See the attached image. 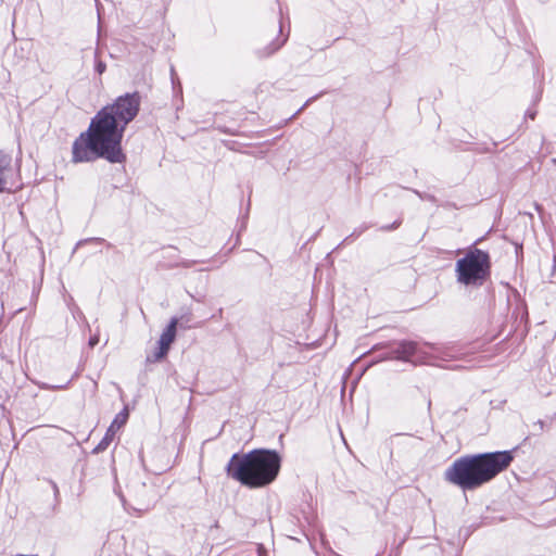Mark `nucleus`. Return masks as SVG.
Listing matches in <instances>:
<instances>
[{
  "label": "nucleus",
  "instance_id": "obj_7",
  "mask_svg": "<svg viewBox=\"0 0 556 556\" xmlns=\"http://www.w3.org/2000/svg\"><path fill=\"white\" fill-rule=\"evenodd\" d=\"M418 346L415 342H402L396 350V358L409 361L416 353H417Z\"/></svg>",
  "mask_w": 556,
  "mask_h": 556
},
{
  "label": "nucleus",
  "instance_id": "obj_14",
  "mask_svg": "<svg viewBox=\"0 0 556 556\" xmlns=\"http://www.w3.org/2000/svg\"><path fill=\"white\" fill-rule=\"evenodd\" d=\"M258 556H267L261 547H258Z\"/></svg>",
  "mask_w": 556,
  "mask_h": 556
},
{
  "label": "nucleus",
  "instance_id": "obj_11",
  "mask_svg": "<svg viewBox=\"0 0 556 556\" xmlns=\"http://www.w3.org/2000/svg\"><path fill=\"white\" fill-rule=\"evenodd\" d=\"M99 343V336L94 334L89 339V345L91 348L96 346Z\"/></svg>",
  "mask_w": 556,
  "mask_h": 556
},
{
  "label": "nucleus",
  "instance_id": "obj_2",
  "mask_svg": "<svg viewBox=\"0 0 556 556\" xmlns=\"http://www.w3.org/2000/svg\"><path fill=\"white\" fill-rule=\"evenodd\" d=\"M511 460L507 451L463 456L445 470L444 478L463 490H473L505 470Z\"/></svg>",
  "mask_w": 556,
  "mask_h": 556
},
{
  "label": "nucleus",
  "instance_id": "obj_10",
  "mask_svg": "<svg viewBox=\"0 0 556 556\" xmlns=\"http://www.w3.org/2000/svg\"><path fill=\"white\" fill-rule=\"evenodd\" d=\"M106 66L102 61L97 62L96 70L99 74H102L105 71Z\"/></svg>",
  "mask_w": 556,
  "mask_h": 556
},
{
  "label": "nucleus",
  "instance_id": "obj_9",
  "mask_svg": "<svg viewBox=\"0 0 556 556\" xmlns=\"http://www.w3.org/2000/svg\"><path fill=\"white\" fill-rule=\"evenodd\" d=\"M116 433L114 432H111L110 429L106 430V433L105 435L103 437V439L101 440V442L97 445V447L94 448V452H101V451H104L109 445L110 443L113 441L114 437H115Z\"/></svg>",
  "mask_w": 556,
  "mask_h": 556
},
{
  "label": "nucleus",
  "instance_id": "obj_5",
  "mask_svg": "<svg viewBox=\"0 0 556 556\" xmlns=\"http://www.w3.org/2000/svg\"><path fill=\"white\" fill-rule=\"evenodd\" d=\"M17 172L12 166V160L8 154L0 153V192L18 188L16 184Z\"/></svg>",
  "mask_w": 556,
  "mask_h": 556
},
{
  "label": "nucleus",
  "instance_id": "obj_13",
  "mask_svg": "<svg viewBox=\"0 0 556 556\" xmlns=\"http://www.w3.org/2000/svg\"><path fill=\"white\" fill-rule=\"evenodd\" d=\"M527 114H528V116H529L531 119H534V117H535V113H534V112H530V111H529Z\"/></svg>",
  "mask_w": 556,
  "mask_h": 556
},
{
  "label": "nucleus",
  "instance_id": "obj_12",
  "mask_svg": "<svg viewBox=\"0 0 556 556\" xmlns=\"http://www.w3.org/2000/svg\"><path fill=\"white\" fill-rule=\"evenodd\" d=\"M285 40L282 41H279L277 43H274V48L268 52L269 53H273L274 51L278 50L282 45H283Z\"/></svg>",
  "mask_w": 556,
  "mask_h": 556
},
{
  "label": "nucleus",
  "instance_id": "obj_4",
  "mask_svg": "<svg viewBox=\"0 0 556 556\" xmlns=\"http://www.w3.org/2000/svg\"><path fill=\"white\" fill-rule=\"evenodd\" d=\"M490 271V255L480 249L468 250L455 265L457 281L466 287H481L489 278Z\"/></svg>",
  "mask_w": 556,
  "mask_h": 556
},
{
  "label": "nucleus",
  "instance_id": "obj_6",
  "mask_svg": "<svg viewBox=\"0 0 556 556\" xmlns=\"http://www.w3.org/2000/svg\"><path fill=\"white\" fill-rule=\"evenodd\" d=\"M177 324H178V319L176 317H173L170 319L169 324L167 325V327L163 330V332L160 337V340H159V349L154 353L152 361H154V362L161 361L167 355V353L170 349V345L175 341V338H176Z\"/></svg>",
  "mask_w": 556,
  "mask_h": 556
},
{
  "label": "nucleus",
  "instance_id": "obj_3",
  "mask_svg": "<svg viewBox=\"0 0 556 556\" xmlns=\"http://www.w3.org/2000/svg\"><path fill=\"white\" fill-rule=\"evenodd\" d=\"M281 458L273 450H253L233 454L227 464V475L241 484L257 489L270 484L278 476Z\"/></svg>",
  "mask_w": 556,
  "mask_h": 556
},
{
  "label": "nucleus",
  "instance_id": "obj_8",
  "mask_svg": "<svg viewBox=\"0 0 556 556\" xmlns=\"http://www.w3.org/2000/svg\"><path fill=\"white\" fill-rule=\"evenodd\" d=\"M127 419L128 410L125 408L115 416L109 429L111 430V432L116 433L126 424Z\"/></svg>",
  "mask_w": 556,
  "mask_h": 556
},
{
  "label": "nucleus",
  "instance_id": "obj_1",
  "mask_svg": "<svg viewBox=\"0 0 556 556\" xmlns=\"http://www.w3.org/2000/svg\"><path fill=\"white\" fill-rule=\"evenodd\" d=\"M139 109L140 97L137 92L121 96L101 109L91 119L87 131L74 141L73 162H90L102 157L111 163H123L126 159L122 149L124 131Z\"/></svg>",
  "mask_w": 556,
  "mask_h": 556
}]
</instances>
